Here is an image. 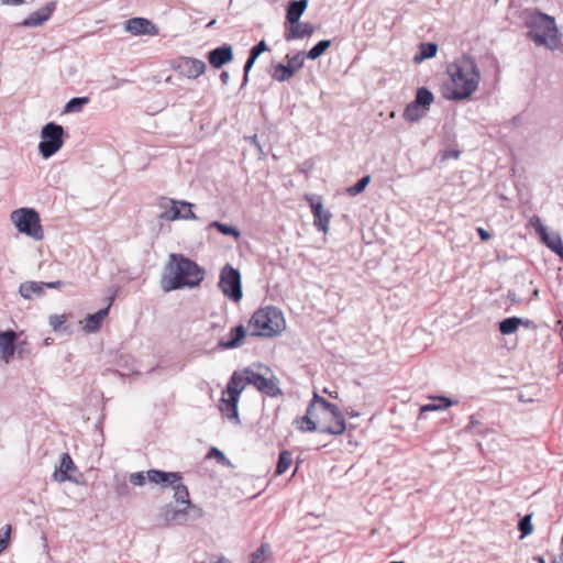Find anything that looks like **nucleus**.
<instances>
[{"instance_id":"6e6552de","label":"nucleus","mask_w":563,"mask_h":563,"mask_svg":"<svg viewBox=\"0 0 563 563\" xmlns=\"http://www.w3.org/2000/svg\"><path fill=\"white\" fill-rule=\"evenodd\" d=\"M147 477L151 483L162 485L163 487H173L174 499L177 504H191L188 488L181 483L179 473L150 470L147 471Z\"/></svg>"},{"instance_id":"a18cd8bd","label":"nucleus","mask_w":563,"mask_h":563,"mask_svg":"<svg viewBox=\"0 0 563 563\" xmlns=\"http://www.w3.org/2000/svg\"><path fill=\"white\" fill-rule=\"evenodd\" d=\"M265 51H267V45L265 43V41H261L257 45H255L254 47H252L251 52H250V55L253 57V58H256L262 54L264 53Z\"/></svg>"},{"instance_id":"79ce46f5","label":"nucleus","mask_w":563,"mask_h":563,"mask_svg":"<svg viewBox=\"0 0 563 563\" xmlns=\"http://www.w3.org/2000/svg\"><path fill=\"white\" fill-rule=\"evenodd\" d=\"M11 531H12V528L10 525H5L0 530V553L8 548Z\"/></svg>"},{"instance_id":"13d9d810","label":"nucleus","mask_w":563,"mask_h":563,"mask_svg":"<svg viewBox=\"0 0 563 563\" xmlns=\"http://www.w3.org/2000/svg\"><path fill=\"white\" fill-rule=\"evenodd\" d=\"M325 423H333L334 422V419L332 416H325L324 420H323Z\"/></svg>"},{"instance_id":"8fccbe9b","label":"nucleus","mask_w":563,"mask_h":563,"mask_svg":"<svg viewBox=\"0 0 563 563\" xmlns=\"http://www.w3.org/2000/svg\"><path fill=\"white\" fill-rule=\"evenodd\" d=\"M62 284L63 283L60 280L43 283L44 288H51V289L59 288L62 286Z\"/></svg>"},{"instance_id":"a878e982","label":"nucleus","mask_w":563,"mask_h":563,"mask_svg":"<svg viewBox=\"0 0 563 563\" xmlns=\"http://www.w3.org/2000/svg\"><path fill=\"white\" fill-rule=\"evenodd\" d=\"M246 334L245 328L243 325H238L233 328L230 332V340H220L219 346L225 350L238 347L241 344V341L244 339Z\"/></svg>"},{"instance_id":"f257e3e1","label":"nucleus","mask_w":563,"mask_h":563,"mask_svg":"<svg viewBox=\"0 0 563 563\" xmlns=\"http://www.w3.org/2000/svg\"><path fill=\"white\" fill-rule=\"evenodd\" d=\"M292 423L300 432L319 431L340 435L346 429L344 417L339 407L330 404L317 393H313L306 415L296 418Z\"/></svg>"},{"instance_id":"4be33fe9","label":"nucleus","mask_w":563,"mask_h":563,"mask_svg":"<svg viewBox=\"0 0 563 563\" xmlns=\"http://www.w3.org/2000/svg\"><path fill=\"white\" fill-rule=\"evenodd\" d=\"M430 404H426L420 407L419 418H423L424 413L427 412L445 410L449 407L457 404L456 400H451L444 396H433L430 397Z\"/></svg>"},{"instance_id":"bf43d9fd","label":"nucleus","mask_w":563,"mask_h":563,"mask_svg":"<svg viewBox=\"0 0 563 563\" xmlns=\"http://www.w3.org/2000/svg\"><path fill=\"white\" fill-rule=\"evenodd\" d=\"M552 563H563V559H562V558H560V559H554V560L552 561Z\"/></svg>"},{"instance_id":"f3484780","label":"nucleus","mask_w":563,"mask_h":563,"mask_svg":"<svg viewBox=\"0 0 563 563\" xmlns=\"http://www.w3.org/2000/svg\"><path fill=\"white\" fill-rule=\"evenodd\" d=\"M125 30L133 35H157L158 29L145 18H132L126 21Z\"/></svg>"},{"instance_id":"58836bf2","label":"nucleus","mask_w":563,"mask_h":563,"mask_svg":"<svg viewBox=\"0 0 563 563\" xmlns=\"http://www.w3.org/2000/svg\"><path fill=\"white\" fill-rule=\"evenodd\" d=\"M369 181H371V176H368V175L364 176L355 185L349 187L346 189V191L350 196H356V195L361 194L366 188V186L369 184Z\"/></svg>"},{"instance_id":"7c9ffc66","label":"nucleus","mask_w":563,"mask_h":563,"mask_svg":"<svg viewBox=\"0 0 563 563\" xmlns=\"http://www.w3.org/2000/svg\"><path fill=\"white\" fill-rule=\"evenodd\" d=\"M427 113V110H424L420 104H418L416 101L410 102L405 111H404V118L405 120L409 122H413L422 118Z\"/></svg>"},{"instance_id":"a211bd4d","label":"nucleus","mask_w":563,"mask_h":563,"mask_svg":"<svg viewBox=\"0 0 563 563\" xmlns=\"http://www.w3.org/2000/svg\"><path fill=\"white\" fill-rule=\"evenodd\" d=\"M56 3L49 2L45 7L41 8L40 10L31 13L26 19L23 20L21 25L26 27H36L44 24L53 14V11L55 9Z\"/></svg>"},{"instance_id":"412c9836","label":"nucleus","mask_w":563,"mask_h":563,"mask_svg":"<svg viewBox=\"0 0 563 563\" xmlns=\"http://www.w3.org/2000/svg\"><path fill=\"white\" fill-rule=\"evenodd\" d=\"M208 58L212 67L220 68L224 64L232 60V47L230 45H222L220 47H217L209 53Z\"/></svg>"},{"instance_id":"473e14b6","label":"nucleus","mask_w":563,"mask_h":563,"mask_svg":"<svg viewBox=\"0 0 563 563\" xmlns=\"http://www.w3.org/2000/svg\"><path fill=\"white\" fill-rule=\"evenodd\" d=\"M294 76V73L287 65L278 64L274 66L272 77L276 81L284 82L289 80Z\"/></svg>"},{"instance_id":"052dcab7","label":"nucleus","mask_w":563,"mask_h":563,"mask_svg":"<svg viewBox=\"0 0 563 563\" xmlns=\"http://www.w3.org/2000/svg\"><path fill=\"white\" fill-rule=\"evenodd\" d=\"M532 296L533 297H538L539 296V289H534L533 292H532Z\"/></svg>"},{"instance_id":"0e129e2a","label":"nucleus","mask_w":563,"mask_h":563,"mask_svg":"<svg viewBox=\"0 0 563 563\" xmlns=\"http://www.w3.org/2000/svg\"><path fill=\"white\" fill-rule=\"evenodd\" d=\"M214 22H216V21L213 20V21H211L208 25H209V26H210V25H211V26H214Z\"/></svg>"},{"instance_id":"680f3d73","label":"nucleus","mask_w":563,"mask_h":563,"mask_svg":"<svg viewBox=\"0 0 563 563\" xmlns=\"http://www.w3.org/2000/svg\"><path fill=\"white\" fill-rule=\"evenodd\" d=\"M44 344H45V345H49V344H51V339H49V338L45 339V340H44Z\"/></svg>"},{"instance_id":"49530a36","label":"nucleus","mask_w":563,"mask_h":563,"mask_svg":"<svg viewBox=\"0 0 563 563\" xmlns=\"http://www.w3.org/2000/svg\"><path fill=\"white\" fill-rule=\"evenodd\" d=\"M256 58H253L251 55L249 56L245 65H244V78H243V82H242V87H244L249 80V73L251 70V68L253 67L254 63H255Z\"/></svg>"},{"instance_id":"6e6d98bb","label":"nucleus","mask_w":563,"mask_h":563,"mask_svg":"<svg viewBox=\"0 0 563 563\" xmlns=\"http://www.w3.org/2000/svg\"><path fill=\"white\" fill-rule=\"evenodd\" d=\"M521 325H525L526 328H534V324L531 320L523 319V323Z\"/></svg>"},{"instance_id":"4c0bfd02","label":"nucleus","mask_w":563,"mask_h":563,"mask_svg":"<svg viewBox=\"0 0 563 563\" xmlns=\"http://www.w3.org/2000/svg\"><path fill=\"white\" fill-rule=\"evenodd\" d=\"M286 59H287V66L295 74L297 70H299L303 66V63H305L303 52H299L292 56L286 55Z\"/></svg>"},{"instance_id":"5fc2aeb1","label":"nucleus","mask_w":563,"mask_h":563,"mask_svg":"<svg viewBox=\"0 0 563 563\" xmlns=\"http://www.w3.org/2000/svg\"><path fill=\"white\" fill-rule=\"evenodd\" d=\"M211 453H212V454H214V456H219V457H221V459H224L223 453H222L220 450L216 449V448H213V449L211 450Z\"/></svg>"},{"instance_id":"37998d69","label":"nucleus","mask_w":563,"mask_h":563,"mask_svg":"<svg viewBox=\"0 0 563 563\" xmlns=\"http://www.w3.org/2000/svg\"><path fill=\"white\" fill-rule=\"evenodd\" d=\"M146 478L148 479L147 475L145 476L144 472H135L130 474L129 476L130 483L135 486H143L145 484Z\"/></svg>"},{"instance_id":"5701e85b","label":"nucleus","mask_w":563,"mask_h":563,"mask_svg":"<svg viewBox=\"0 0 563 563\" xmlns=\"http://www.w3.org/2000/svg\"><path fill=\"white\" fill-rule=\"evenodd\" d=\"M109 313V307L102 308L96 313L88 314L82 321V329L86 333L97 332L102 324V321Z\"/></svg>"},{"instance_id":"9b49d317","label":"nucleus","mask_w":563,"mask_h":563,"mask_svg":"<svg viewBox=\"0 0 563 563\" xmlns=\"http://www.w3.org/2000/svg\"><path fill=\"white\" fill-rule=\"evenodd\" d=\"M219 287L229 299L240 301L243 296L240 272L225 264L220 272Z\"/></svg>"},{"instance_id":"f704fd0d","label":"nucleus","mask_w":563,"mask_h":563,"mask_svg":"<svg viewBox=\"0 0 563 563\" xmlns=\"http://www.w3.org/2000/svg\"><path fill=\"white\" fill-rule=\"evenodd\" d=\"M331 46L330 40H322L318 42L308 53L307 57L309 59H317L319 58L329 47Z\"/></svg>"},{"instance_id":"4468645a","label":"nucleus","mask_w":563,"mask_h":563,"mask_svg":"<svg viewBox=\"0 0 563 563\" xmlns=\"http://www.w3.org/2000/svg\"><path fill=\"white\" fill-rule=\"evenodd\" d=\"M162 212L159 219L163 221L180 220V208H192L194 205L184 200H175L170 198H162L158 203Z\"/></svg>"},{"instance_id":"20e7f679","label":"nucleus","mask_w":563,"mask_h":563,"mask_svg":"<svg viewBox=\"0 0 563 563\" xmlns=\"http://www.w3.org/2000/svg\"><path fill=\"white\" fill-rule=\"evenodd\" d=\"M231 377H236L238 387L244 390L246 385H253L261 393L271 397L282 395L279 382L271 369L262 364H254L242 371L234 372Z\"/></svg>"},{"instance_id":"c85d7f7f","label":"nucleus","mask_w":563,"mask_h":563,"mask_svg":"<svg viewBox=\"0 0 563 563\" xmlns=\"http://www.w3.org/2000/svg\"><path fill=\"white\" fill-rule=\"evenodd\" d=\"M438 52L435 43H421L419 46V54L415 55L413 62L421 63L424 59L432 58Z\"/></svg>"},{"instance_id":"c9c22d12","label":"nucleus","mask_w":563,"mask_h":563,"mask_svg":"<svg viewBox=\"0 0 563 563\" xmlns=\"http://www.w3.org/2000/svg\"><path fill=\"white\" fill-rule=\"evenodd\" d=\"M271 555V548L268 544H262L251 556V563H266Z\"/></svg>"},{"instance_id":"393cba45","label":"nucleus","mask_w":563,"mask_h":563,"mask_svg":"<svg viewBox=\"0 0 563 563\" xmlns=\"http://www.w3.org/2000/svg\"><path fill=\"white\" fill-rule=\"evenodd\" d=\"M541 241L561 258H563V243L562 239L558 233H550L548 229L544 233H540Z\"/></svg>"},{"instance_id":"b1692460","label":"nucleus","mask_w":563,"mask_h":563,"mask_svg":"<svg viewBox=\"0 0 563 563\" xmlns=\"http://www.w3.org/2000/svg\"><path fill=\"white\" fill-rule=\"evenodd\" d=\"M20 296L25 300H31L34 297H41L44 295L43 282L27 280L19 287Z\"/></svg>"},{"instance_id":"69168bd1","label":"nucleus","mask_w":563,"mask_h":563,"mask_svg":"<svg viewBox=\"0 0 563 563\" xmlns=\"http://www.w3.org/2000/svg\"><path fill=\"white\" fill-rule=\"evenodd\" d=\"M389 563H404L402 561H391Z\"/></svg>"},{"instance_id":"72a5a7b5","label":"nucleus","mask_w":563,"mask_h":563,"mask_svg":"<svg viewBox=\"0 0 563 563\" xmlns=\"http://www.w3.org/2000/svg\"><path fill=\"white\" fill-rule=\"evenodd\" d=\"M89 102V98L87 97H76L70 99L65 108L64 112L70 113V112H80L82 107Z\"/></svg>"},{"instance_id":"c756f323","label":"nucleus","mask_w":563,"mask_h":563,"mask_svg":"<svg viewBox=\"0 0 563 563\" xmlns=\"http://www.w3.org/2000/svg\"><path fill=\"white\" fill-rule=\"evenodd\" d=\"M521 323H523V319L518 317L504 319L499 322V331L504 335L512 334L518 330Z\"/></svg>"},{"instance_id":"3c124183","label":"nucleus","mask_w":563,"mask_h":563,"mask_svg":"<svg viewBox=\"0 0 563 563\" xmlns=\"http://www.w3.org/2000/svg\"><path fill=\"white\" fill-rule=\"evenodd\" d=\"M25 0H0L2 4H10V5H19L23 3Z\"/></svg>"},{"instance_id":"aec40b11","label":"nucleus","mask_w":563,"mask_h":563,"mask_svg":"<svg viewBox=\"0 0 563 563\" xmlns=\"http://www.w3.org/2000/svg\"><path fill=\"white\" fill-rule=\"evenodd\" d=\"M290 24L285 33V40L288 42L311 36L314 33V26L311 23L298 21Z\"/></svg>"},{"instance_id":"423d86ee","label":"nucleus","mask_w":563,"mask_h":563,"mask_svg":"<svg viewBox=\"0 0 563 563\" xmlns=\"http://www.w3.org/2000/svg\"><path fill=\"white\" fill-rule=\"evenodd\" d=\"M10 221L19 233L34 241H42L44 239L41 217L35 209L29 207L18 208L10 213Z\"/></svg>"},{"instance_id":"2f4dec72","label":"nucleus","mask_w":563,"mask_h":563,"mask_svg":"<svg viewBox=\"0 0 563 563\" xmlns=\"http://www.w3.org/2000/svg\"><path fill=\"white\" fill-rule=\"evenodd\" d=\"M433 100H434L433 93L429 89L421 87L417 90L415 101L418 104H420L424 110H427V111L429 110Z\"/></svg>"},{"instance_id":"ea45409f","label":"nucleus","mask_w":563,"mask_h":563,"mask_svg":"<svg viewBox=\"0 0 563 563\" xmlns=\"http://www.w3.org/2000/svg\"><path fill=\"white\" fill-rule=\"evenodd\" d=\"M66 322L65 314H51L48 317V324L54 331H60Z\"/></svg>"},{"instance_id":"39448f33","label":"nucleus","mask_w":563,"mask_h":563,"mask_svg":"<svg viewBox=\"0 0 563 563\" xmlns=\"http://www.w3.org/2000/svg\"><path fill=\"white\" fill-rule=\"evenodd\" d=\"M286 321L280 310L275 307L258 309L249 321L252 335L272 338L282 333Z\"/></svg>"},{"instance_id":"ddd939ff","label":"nucleus","mask_w":563,"mask_h":563,"mask_svg":"<svg viewBox=\"0 0 563 563\" xmlns=\"http://www.w3.org/2000/svg\"><path fill=\"white\" fill-rule=\"evenodd\" d=\"M306 200L309 202L313 216V224L318 231L328 233L331 220V212L324 209L320 199L316 200L313 197L306 195Z\"/></svg>"},{"instance_id":"7ed1b4c3","label":"nucleus","mask_w":563,"mask_h":563,"mask_svg":"<svg viewBox=\"0 0 563 563\" xmlns=\"http://www.w3.org/2000/svg\"><path fill=\"white\" fill-rule=\"evenodd\" d=\"M446 71L451 79V88L446 95L449 100L468 99L478 89L481 71L473 57L462 55L448 65Z\"/></svg>"},{"instance_id":"6ab92c4d","label":"nucleus","mask_w":563,"mask_h":563,"mask_svg":"<svg viewBox=\"0 0 563 563\" xmlns=\"http://www.w3.org/2000/svg\"><path fill=\"white\" fill-rule=\"evenodd\" d=\"M16 333L12 330L0 332V360L9 363L14 355Z\"/></svg>"},{"instance_id":"e2e57ef3","label":"nucleus","mask_w":563,"mask_h":563,"mask_svg":"<svg viewBox=\"0 0 563 563\" xmlns=\"http://www.w3.org/2000/svg\"><path fill=\"white\" fill-rule=\"evenodd\" d=\"M537 560L539 561V563H545V561L541 556H539Z\"/></svg>"},{"instance_id":"f03ea898","label":"nucleus","mask_w":563,"mask_h":563,"mask_svg":"<svg viewBox=\"0 0 563 563\" xmlns=\"http://www.w3.org/2000/svg\"><path fill=\"white\" fill-rule=\"evenodd\" d=\"M206 272L196 262L181 254H169L164 266L161 287L165 292L181 288L197 287Z\"/></svg>"},{"instance_id":"4d7b16f0","label":"nucleus","mask_w":563,"mask_h":563,"mask_svg":"<svg viewBox=\"0 0 563 563\" xmlns=\"http://www.w3.org/2000/svg\"><path fill=\"white\" fill-rule=\"evenodd\" d=\"M250 140L252 141V143H254L256 145V147H258L261 150V145L257 141V135L251 136Z\"/></svg>"},{"instance_id":"1a4fd4ad","label":"nucleus","mask_w":563,"mask_h":563,"mask_svg":"<svg viewBox=\"0 0 563 563\" xmlns=\"http://www.w3.org/2000/svg\"><path fill=\"white\" fill-rule=\"evenodd\" d=\"M203 516L200 507L194 504H172L166 505L161 510V517L166 523L185 525L188 521H195Z\"/></svg>"},{"instance_id":"864d4df0","label":"nucleus","mask_w":563,"mask_h":563,"mask_svg":"<svg viewBox=\"0 0 563 563\" xmlns=\"http://www.w3.org/2000/svg\"><path fill=\"white\" fill-rule=\"evenodd\" d=\"M507 298H508L511 302H520V301H521V299H520V298H518V297L516 296V294H515V292H512V291H509V292H508Z\"/></svg>"},{"instance_id":"2eb2a0df","label":"nucleus","mask_w":563,"mask_h":563,"mask_svg":"<svg viewBox=\"0 0 563 563\" xmlns=\"http://www.w3.org/2000/svg\"><path fill=\"white\" fill-rule=\"evenodd\" d=\"M75 472H77V466L73 459L68 453H63L60 456L59 467L54 472L53 478L58 483L69 481L77 484L78 478L73 475Z\"/></svg>"},{"instance_id":"dca6fc26","label":"nucleus","mask_w":563,"mask_h":563,"mask_svg":"<svg viewBox=\"0 0 563 563\" xmlns=\"http://www.w3.org/2000/svg\"><path fill=\"white\" fill-rule=\"evenodd\" d=\"M177 70L186 78L195 79L206 70V64L194 57H183L178 60Z\"/></svg>"},{"instance_id":"603ef678","label":"nucleus","mask_w":563,"mask_h":563,"mask_svg":"<svg viewBox=\"0 0 563 563\" xmlns=\"http://www.w3.org/2000/svg\"><path fill=\"white\" fill-rule=\"evenodd\" d=\"M220 79L222 81L223 85H227L230 80V75L228 71H222L221 75H220Z\"/></svg>"},{"instance_id":"de8ad7c7","label":"nucleus","mask_w":563,"mask_h":563,"mask_svg":"<svg viewBox=\"0 0 563 563\" xmlns=\"http://www.w3.org/2000/svg\"><path fill=\"white\" fill-rule=\"evenodd\" d=\"M180 220H198L191 208H180Z\"/></svg>"},{"instance_id":"a19ab883","label":"nucleus","mask_w":563,"mask_h":563,"mask_svg":"<svg viewBox=\"0 0 563 563\" xmlns=\"http://www.w3.org/2000/svg\"><path fill=\"white\" fill-rule=\"evenodd\" d=\"M519 530L521 532L522 538L529 536L532 532L533 526L531 523V515L525 516L519 521Z\"/></svg>"},{"instance_id":"9d476101","label":"nucleus","mask_w":563,"mask_h":563,"mask_svg":"<svg viewBox=\"0 0 563 563\" xmlns=\"http://www.w3.org/2000/svg\"><path fill=\"white\" fill-rule=\"evenodd\" d=\"M64 128L54 122L45 124L41 130L38 151L44 158H49L58 152L64 144Z\"/></svg>"},{"instance_id":"cd10ccee","label":"nucleus","mask_w":563,"mask_h":563,"mask_svg":"<svg viewBox=\"0 0 563 563\" xmlns=\"http://www.w3.org/2000/svg\"><path fill=\"white\" fill-rule=\"evenodd\" d=\"M207 229H217L221 234L232 236L234 240L241 236V231L236 227L220 221L210 222Z\"/></svg>"},{"instance_id":"f8f14e48","label":"nucleus","mask_w":563,"mask_h":563,"mask_svg":"<svg viewBox=\"0 0 563 563\" xmlns=\"http://www.w3.org/2000/svg\"><path fill=\"white\" fill-rule=\"evenodd\" d=\"M235 380L236 377H231L227 388L222 391L220 410L229 420H233L239 423L238 404L242 390L239 389Z\"/></svg>"},{"instance_id":"09e8293b","label":"nucleus","mask_w":563,"mask_h":563,"mask_svg":"<svg viewBox=\"0 0 563 563\" xmlns=\"http://www.w3.org/2000/svg\"><path fill=\"white\" fill-rule=\"evenodd\" d=\"M477 232H478V235L479 238L483 240V241H487L490 239V234L488 231H486L485 229L483 228H478L477 229Z\"/></svg>"},{"instance_id":"bb28decb","label":"nucleus","mask_w":563,"mask_h":563,"mask_svg":"<svg viewBox=\"0 0 563 563\" xmlns=\"http://www.w3.org/2000/svg\"><path fill=\"white\" fill-rule=\"evenodd\" d=\"M308 5V0H295L289 3L286 20L289 23L298 22Z\"/></svg>"},{"instance_id":"c03bdc74","label":"nucleus","mask_w":563,"mask_h":563,"mask_svg":"<svg viewBox=\"0 0 563 563\" xmlns=\"http://www.w3.org/2000/svg\"><path fill=\"white\" fill-rule=\"evenodd\" d=\"M529 222L538 234L544 233V231L548 229V227L542 223L541 219L538 216L531 217Z\"/></svg>"},{"instance_id":"e433bc0d","label":"nucleus","mask_w":563,"mask_h":563,"mask_svg":"<svg viewBox=\"0 0 563 563\" xmlns=\"http://www.w3.org/2000/svg\"><path fill=\"white\" fill-rule=\"evenodd\" d=\"M291 462H292L291 453H289L288 451H283L279 454V459H278L277 466H276V474H278V475L284 474L289 468Z\"/></svg>"},{"instance_id":"0eeeda50","label":"nucleus","mask_w":563,"mask_h":563,"mask_svg":"<svg viewBox=\"0 0 563 563\" xmlns=\"http://www.w3.org/2000/svg\"><path fill=\"white\" fill-rule=\"evenodd\" d=\"M529 36L539 46L543 45L550 49L556 48L559 40L554 19L547 14L532 16Z\"/></svg>"}]
</instances>
